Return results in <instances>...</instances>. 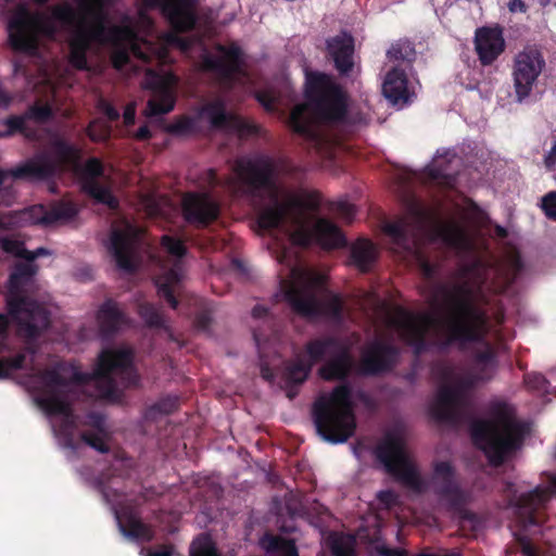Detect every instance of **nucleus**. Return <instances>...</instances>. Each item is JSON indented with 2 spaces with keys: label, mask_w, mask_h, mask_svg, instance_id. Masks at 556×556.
Here are the masks:
<instances>
[{
  "label": "nucleus",
  "mask_w": 556,
  "mask_h": 556,
  "mask_svg": "<svg viewBox=\"0 0 556 556\" xmlns=\"http://www.w3.org/2000/svg\"><path fill=\"white\" fill-rule=\"evenodd\" d=\"M439 317L420 315L419 324L408 316L401 325L403 338L421 355L431 348L441 352L451 346L465 349L471 343H484L491 324L486 309L476 301V291L468 281L443 283L437 288Z\"/></svg>",
  "instance_id": "nucleus-1"
},
{
  "label": "nucleus",
  "mask_w": 556,
  "mask_h": 556,
  "mask_svg": "<svg viewBox=\"0 0 556 556\" xmlns=\"http://www.w3.org/2000/svg\"><path fill=\"white\" fill-rule=\"evenodd\" d=\"M134 354L129 349L104 350L98 358L92 375L78 370L65 362L58 363L52 368H46L38 375L40 387L35 401L48 416H61L58 426L52 430L55 437L63 440L66 447H74V432L77 428L76 416L72 406V395L76 387L94 379L105 387L104 394L113 396L117 392L113 372L127 376V386L136 387L139 377L132 368Z\"/></svg>",
  "instance_id": "nucleus-2"
},
{
  "label": "nucleus",
  "mask_w": 556,
  "mask_h": 556,
  "mask_svg": "<svg viewBox=\"0 0 556 556\" xmlns=\"http://www.w3.org/2000/svg\"><path fill=\"white\" fill-rule=\"evenodd\" d=\"M236 170L241 180L255 197L268 199V203L260 207L257 223L262 229L271 230L283 227L287 223L294 226L289 237L292 244L308 248L315 241L314 229L305 223V212L319 208L320 199L317 192H304L303 195L286 192L281 200L282 189L276 180V166L269 157L256 161H239Z\"/></svg>",
  "instance_id": "nucleus-3"
},
{
  "label": "nucleus",
  "mask_w": 556,
  "mask_h": 556,
  "mask_svg": "<svg viewBox=\"0 0 556 556\" xmlns=\"http://www.w3.org/2000/svg\"><path fill=\"white\" fill-rule=\"evenodd\" d=\"M348 112V94L332 76L306 72L304 102L292 109L289 125L312 148L324 153L336 142L331 130L346 123Z\"/></svg>",
  "instance_id": "nucleus-4"
},
{
  "label": "nucleus",
  "mask_w": 556,
  "mask_h": 556,
  "mask_svg": "<svg viewBox=\"0 0 556 556\" xmlns=\"http://www.w3.org/2000/svg\"><path fill=\"white\" fill-rule=\"evenodd\" d=\"M353 357L346 346L331 353L319 368V376L326 381H342L330 392L319 395L313 403L312 417L317 433L327 442H346L356 429L353 390L346 381L353 370Z\"/></svg>",
  "instance_id": "nucleus-5"
},
{
  "label": "nucleus",
  "mask_w": 556,
  "mask_h": 556,
  "mask_svg": "<svg viewBox=\"0 0 556 556\" xmlns=\"http://www.w3.org/2000/svg\"><path fill=\"white\" fill-rule=\"evenodd\" d=\"M52 16L71 31L68 63L78 71L89 68L87 53L93 42L118 46L135 36L127 25H111L106 10L77 11L66 2L53 5Z\"/></svg>",
  "instance_id": "nucleus-6"
},
{
  "label": "nucleus",
  "mask_w": 556,
  "mask_h": 556,
  "mask_svg": "<svg viewBox=\"0 0 556 556\" xmlns=\"http://www.w3.org/2000/svg\"><path fill=\"white\" fill-rule=\"evenodd\" d=\"M83 150L66 139L52 137L45 151L35 154L12 172L17 178L49 180L65 172L80 175L81 186L98 182L104 175V166L100 159L90 157L81 164Z\"/></svg>",
  "instance_id": "nucleus-7"
},
{
  "label": "nucleus",
  "mask_w": 556,
  "mask_h": 556,
  "mask_svg": "<svg viewBox=\"0 0 556 556\" xmlns=\"http://www.w3.org/2000/svg\"><path fill=\"white\" fill-rule=\"evenodd\" d=\"M432 215L417 200L407 205V214L394 222H388L383 231L401 250L418 253L426 239H440L447 247L463 250L469 244L466 231L456 224L441 225L430 228Z\"/></svg>",
  "instance_id": "nucleus-8"
},
{
  "label": "nucleus",
  "mask_w": 556,
  "mask_h": 556,
  "mask_svg": "<svg viewBox=\"0 0 556 556\" xmlns=\"http://www.w3.org/2000/svg\"><path fill=\"white\" fill-rule=\"evenodd\" d=\"M528 433L527 424L517 420L505 406H500L492 418L476 419L470 425L473 444L495 468L521 448Z\"/></svg>",
  "instance_id": "nucleus-9"
},
{
  "label": "nucleus",
  "mask_w": 556,
  "mask_h": 556,
  "mask_svg": "<svg viewBox=\"0 0 556 556\" xmlns=\"http://www.w3.org/2000/svg\"><path fill=\"white\" fill-rule=\"evenodd\" d=\"M38 266L31 262L16 263L9 276L8 313L17 324L20 332L27 339H37L50 325V313L39 302L22 295V288L37 274Z\"/></svg>",
  "instance_id": "nucleus-10"
},
{
  "label": "nucleus",
  "mask_w": 556,
  "mask_h": 556,
  "mask_svg": "<svg viewBox=\"0 0 556 556\" xmlns=\"http://www.w3.org/2000/svg\"><path fill=\"white\" fill-rule=\"evenodd\" d=\"M324 289V278L302 273L291 282H283V298L298 316L315 319L327 316L340 319L343 313V300L340 294L327 292L325 300L319 298Z\"/></svg>",
  "instance_id": "nucleus-11"
},
{
  "label": "nucleus",
  "mask_w": 556,
  "mask_h": 556,
  "mask_svg": "<svg viewBox=\"0 0 556 556\" xmlns=\"http://www.w3.org/2000/svg\"><path fill=\"white\" fill-rule=\"evenodd\" d=\"M437 372L443 383L438 389L435 400L430 407V414L435 420L446 424L459 421V408L467 391L475 388L479 381L491 380V374L476 372L456 377L455 383H451L455 378V371L451 365L446 364L438 366Z\"/></svg>",
  "instance_id": "nucleus-12"
},
{
  "label": "nucleus",
  "mask_w": 556,
  "mask_h": 556,
  "mask_svg": "<svg viewBox=\"0 0 556 556\" xmlns=\"http://www.w3.org/2000/svg\"><path fill=\"white\" fill-rule=\"evenodd\" d=\"M402 427L386 432L375 447L374 454L386 471L399 482L413 490H420L421 479L413 463L409 460Z\"/></svg>",
  "instance_id": "nucleus-13"
},
{
  "label": "nucleus",
  "mask_w": 556,
  "mask_h": 556,
  "mask_svg": "<svg viewBox=\"0 0 556 556\" xmlns=\"http://www.w3.org/2000/svg\"><path fill=\"white\" fill-rule=\"evenodd\" d=\"M56 20L31 13L26 4L20 3L9 20V40L16 51L33 53L37 50L38 36L53 38L56 35ZM58 23L62 25L59 21Z\"/></svg>",
  "instance_id": "nucleus-14"
},
{
  "label": "nucleus",
  "mask_w": 556,
  "mask_h": 556,
  "mask_svg": "<svg viewBox=\"0 0 556 556\" xmlns=\"http://www.w3.org/2000/svg\"><path fill=\"white\" fill-rule=\"evenodd\" d=\"M433 476L438 481L435 493L444 502L448 511L462 521L475 522L477 516L467 509L468 496L455 479L456 471L451 462H437L433 466Z\"/></svg>",
  "instance_id": "nucleus-15"
},
{
  "label": "nucleus",
  "mask_w": 556,
  "mask_h": 556,
  "mask_svg": "<svg viewBox=\"0 0 556 556\" xmlns=\"http://www.w3.org/2000/svg\"><path fill=\"white\" fill-rule=\"evenodd\" d=\"M545 66L544 55L535 47H526L515 55L511 77L517 102L521 103L530 97Z\"/></svg>",
  "instance_id": "nucleus-16"
},
{
  "label": "nucleus",
  "mask_w": 556,
  "mask_h": 556,
  "mask_svg": "<svg viewBox=\"0 0 556 556\" xmlns=\"http://www.w3.org/2000/svg\"><path fill=\"white\" fill-rule=\"evenodd\" d=\"M215 51L218 54L205 55L204 67L216 74L224 87L231 89L237 81V76L244 74L243 52L237 43L230 46L217 43Z\"/></svg>",
  "instance_id": "nucleus-17"
},
{
  "label": "nucleus",
  "mask_w": 556,
  "mask_h": 556,
  "mask_svg": "<svg viewBox=\"0 0 556 556\" xmlns=\"http://www.w3.org/2000/svg\"><path fill=\"white\" fill-rule=\"evenodd\" d=\"M400 350L393 343L374 340L362 351L357 372L364 377H377L391 372L397 365Z\"/></svg>",
  "instance_id": "nucleus-18"
},
{
  "label": "nucleus",
  "mask_w": 556,
  "mask_h": 556,
  "mask_svg": "<svg viewBox=\"0 0 556 556\" xmlns=\"http://www.w3.org/2000/svg\"><path fill=\"white\" fill-rule=\"evenodd\" d=\"M147 10L159 9L170 27L179 34L191 31L198 23L199 0H138Z\"/></svg>",
  "instance_id": "nucleus-19"
},
{
  "label": "nucleus",
  "mask_w": 556,
  "mask_h": 556,
  "mask_svg": "<svg viewBox=\"0 0 556 556\" xmlns=\"http://www.w3.org/2000/svg\"><path fill=\"white\" fill-rule=\"evenodd\" d=\"M182 217L197 228H205L218 219L220 206L207 192H187L181 202Z\"/></svg>",
  "instance_id": "nucleus-20"
},
{
  "label": "nucleus",
  "mask_w": 556,
  "mask_h": 556,
  "mask_svg": "<svg viewBox=\"0 0 556 556\" xmlns=\"http://www.w3.org/2000/svg\"><path fill=\"white\" fill-rule=\"evenodd\" d=\"M555 492L556 473L549 475L548 486L538 485L518 497L516 505L526 525L540 526L543 522L542 510Z\"/></svg>",
  "instance_id": "nucleus-21"
},
{
  "label": "nucleus",
  "mask_w": 556,
  "mask_h": 556,
  "mask_svg": "<svg viewBox=\"0 0 556 556\" xmlns=\"http://www.w3.org/2000/svg\"><path fill=\"white\" fill-rule=\"evenodd\" d=\"M506 47L503 30L500 26H483L476 30L475 50L483 66L493 64Z\"/></svg>",
  "instance_id": "nucleus-22"
},
{
  "label": "nucleus",
  "mask_w": 556,
  "mask_h": 556,
  "mask_svg": "<svg viewBox=\"0 0 556 556\" xmlns=\"http://www.w3.org/2000/svg\"><path fill=\"white\" fill-rule=\"evenodd\" d=\"M327 53L333 61V66L342 77H349L354 70V39L351 35L342 34L326 41Z\"/></svg>",
  "instance_id": "nucleus-23"
},
{
  "label": "nucleus",
  "mask_w": 556,
  "mask_h": 556,
  "mask_svg": "<svg viewBox=\"0 0 556 556\" xmlns=\"http://www.w3.org/2000/svg\"><path fill=\"white\" fill-rule=\"evenodd\" d=\"M108 249L119 269L126 273L136 270L132 257L134 236L129 229L113 228Z\"/></svg>",
  "instance_id": "nucleus-24"
},
{
  "label": "nucleus",
  "mask_w": 556,
  "mask_h": 556,
  "mask_svg": "<svg viewBox=\"0 0 556 556\" xmlns=\"http://www.w3.org/2000/svg\"><path fill=\"white\" fill-rule=\"evenodd\" d=\"M115 516L118 528L125 536L146 542L153 540V532L150 527L143 523L132 509L124 508L122 511L116 510Z\"/></svg>",
  "instance_id": "nucleus-25"
},
{
  "label": "nucleus",
  "mask_w": 556,
  "mask_h": 556,
  "mask_svg": "<svg viewBox=\"0 0 556 556\" xmlns=\"http://www.w3.org/2000/svg\"><path fill=\"white\" fill-rule=\"evenodd\" d=\"M382 93L393 104L407 101L408 78L404 70L395 66L387 73Z\"/></svg>",
  "instance_id": "nucleus-26"
},
{
  "label": "nucleus",
  "mask_w": 556,
  "mask_h": 556,
  "mask_svg": "<svg viewBox=\"0 0 556 556\" xmlns=\"http://www.w3.org/2000/svg\"><path fill=\"white\" fill-rule=\"evenodd\" d=\"M182 276V265L178 260L173 267L159 275L155 279L159 295L164 298L174 309L179 304L174 294L175 288L181 282Z\"/></svg>",
  "instance_id": "nucleus-27"
},
{
  "label": "nucleus",
  "mask_w": 556,
  "mask_h": 556,
  "mask_svg": "<svg viewBox=\"0 0 556 556\" xmlns=\"http://www.w3.org/2000/svg\"><path fill=\"white\" fill-rule=\"evenodd\" d=\"M313 229L315 241L325 249L343 248L348 243L341 229L327 218L317 219Z\"/></svg>",
  "instance_id": "nucleus-28"
},
{
  "label": "nucleus",
  "mask_w": 556,
  "mask_h": 556,
  "mask_svg": "<svg viewBox=\"0 0 556 556\" xmlns=\"http://www.w3.org/2000/svg\"><path fill=\"white\" fill-rule=\"evenodd\" d=\"M176 97L173 88L165 84L160 83L152 91V96L148 101L146 115L159 116L169 113L174 110Z\"/></svg>",
  "instance_id": "nucleus-29"
},
{
  "label": "nucleus",
  "mask_w": 556,
  "mask_h": 556,
  "mask_svg": "<svg viewBox=\"0 0 556 556\" xmlns=\"http://www.w3.org/2000/svg\"><path fill=\"white\" fill-rule=\"evenodd\" d=\"M98 321L103 334L113 336L126 324L127 318L116 302L106 300L99 308Z\"/></svg>",
  "instance_id": "nucleus-30"
},
{
  "label": "nucleus",
  "mask_w": 556,
  "mask_h": 556,
  "mask_svg": "<svg viewBox=\"0 0 556 556\" xmlns=\"http://www.w3.org/2000/svg\"><path fill=\"white\" fill-rule=\"evenodd\" d=\"M336 348H340V340L336 337L328 336L312 339L304 346L305 361L313 367L324 362L331 353L336 352Z\"/></svg>",
  "instance_id": "nucleus-31"
},
{
  "label": "nucleus",
  "mask_w": 556,
  "mask_h": 556,
  "mask_svg": "<svg viewBox=\"0 0 556 556\" xmlns=\"http://www.w3.org/2000/svg\"><path fill=\"white\" fill-rule=\"evenodd\" d=\"M203 113L208 118L212 128L231 130L236 115L226 111V105L223 100L218 99L207 103L203 108Z\"/></svg>",
  "instance_id": "nucleus-32"
},
{
  "label": "nucleus",
  "mask_w": 556,
  "mask_h": 556,
  "mask_svg": "<svg viewBox=\"0 0 556 556\" xmlns=\"http://www.w3.org/2000/svg\"><path fill=\"white\" fill-rule=\"evenodd\" d=\"M351 262L361 271H369L376 260V249L374 243L367 239H358L351 248Z\"/></svg>",
  "instance_id": "nucleus-33"
},
{
  "label": "nucleus",
  "mask_w": 556,
  "mask_h": 556,
  "mask_svg": "<svg viewBox=\"0 0 556 556\" xmlns=\"http://www.w3.org/2000/svg\"><path fill=\"white\" fill-rule=\"evenodd\" d=\"M428 180L445 189H453L457 182L456 173L447 170V166L434 161L433 164L426 168Z\"/></svg>",
  "instance_id": "nucleus-34"
},
{
  "label": "nucleus",
  "mask_w": 556,
  "mask_h": 556,
  "mask_svg": "<svg viewBox=\"0 0 556 556\" xmlns=\"http://www.w3.org/2000/svg\"><path fill=\"white\" fill-rule=\"evenodd\" d=\"M83 191L92 198L97 203L106 205L111 210H116L119 206V202L116 197L112 193L108 186L98 182H91L83 185Z\"/></svg>",
  "instance_id": "nucleus-35"
},
{
  "label": "nucleus",
  "mask_w": 556,
  "mask_h": 556,
  "mask_svg": "<svg viewBox=\"0 0 556 556\" xmlns=\"http://www.w3.org/2000/svg\"><path fill=\"white\" fill-rule=\"evenodd\" d=\"M312 366L305 361V357L298 355L295 361L286 365L285 377L289 383L302 384L309 376Z\"/></svg>",
  "instance_id": "nucleus-36"
},
{
  "label": "nucleus",
  "mask_w": 556,
  "mask_h": 556,
  "mask_svg": "<svg viewBox=\"0 0 556 556\" xmlns=\"http://www.w3.org/2000/svg\"><path fill=\"white\" fill-rule=\"evenodd\" d=\"M263 544L268 553H275L278 556H299L292 540L268 534L264 538Z\"/></svg>",
  "instance_id": "nucleus-37"
},
{
  "label": "nucleus",
  "mask_w": 556,
  "mask_h": 556,
  "mask_svg": "<svg viewBox=\"0 0 556 556\" xmlns=\"http://www.w3.org/2000/svg\"><path fill=\"white\" fill-rule=\"evenodd\" d=\"M389 61H403L410 65L416 59V50L409 40H399L387 51Z\"/></svg>",
  "instance_id": "nucleus-38"
},
{
  "label": "nucleus",
  "mask_w": 556,
  "mask_h": 556,
  "mask_svg": "<svg viewBox=\"0 0 556 556\" xmlns=\"http://www.w3.org/2000/svg\"><path fill=\"white\" fill-rule=\"evenodd\" d=\"M7 130L3 131L4 137L13 136L14 134H22L28 139L36 137V131L27 126L25 114L10 115L4 119Z\"/></svg>",
  "instance_id": "nucleus-39"
},
{
  "label": "nucleus",
  "mask_w": 556,
  "mask_h": 556,
  "mask_svg": "<svg viewBox=\"0 0 556 556\" xmlns=\"http://www.w3.org/2000/svg\"><path fill=\"white\" fill-rule=\"evenodd\" d=\"M93 426L99 430V432L84 431L80 434L81 441L100 453H108L110 451V446L100 433L102 432V419L99 416L96 417Z\"/></svg>",
  "instance_id": "nucleus-40"
},
{
  "label": "nucleus",
  "mask_w": 556,
  "mask_h": 556,
  "mask_svg": "<svg viewBox=\"0 0 556 556\" xmlns=\"http://www.w3.org/2000/svg\"><path fill=\"white\" fill-rule=\"evenodd\" d=\"M475 362L477 364V372L491 374L493 377L496 369V352L489 344L485 343V349L476 353Z\"/></svg>",
  "instance_id": "nucleus-41"
},
{
  "label": "nucleus",
  "mask_w": 556,
  "mask_h": 556,
  "mask_svg": "<svg viewBox=\"0 0 556 556\" xmlns=\"http://www.w3.org/2000/svg\"><path fill=\"white\" fill-rule=\"evenodd\" d=\"M78 214V208L71 201L56 202L49 208L50 225L59 220H70Z\"/></svg>",
  "instance_id": "nucleus-42"
},
{
  "label": "nucleus",
  "mask_w": 556,
  "mask_h": 556,
  "mask_svg": "<svg viewBox=\"0 0 556 556\" xmlns=\"http://www.w3.org/2000/svg\"><path fill=\"white\" fill-rule=\"evenodd\" d=\"M21 219L33 225H50L49 210L42 205H33L21 212Z\"/></svg>",
  "instance_id": "nucleus-43"
},
{
  "label": "nucleus",
  "mask_w": 556,
  "mask_h": 556,
  "mask_svg": "<svg viewBox=\"0 0 556 556\" xmlns=\"http://www.w3.org/2000/svg\"><path fill=\"white\" fill-rule=\"evenodd\" d=\"M138 314L151 328H161L164 325L163 317L159 309L151 303H141L138 306Z\"/></svg>",
  "instance_id": "nucleus-44"
},
{
  "label": "nucleus",
  "mask_w": 556,
  "mask_h": 556,
  "mask_svg": "<svg viewBox=\"0 0 556 556\" xmlns=\"http://www.w3.org/2000/svg\"><path fill=\"white\" fill-rule=\"evenodd\" d=\"M27 121H35L36 123L43 124L53 117L52 109L49 104L35 103L24 112Z\"/></svg>",
  "instance_id": "nucleus-45"
},
{
  "label": "nucleus",
  "mask_w": 556,
  "mask_h": 556,
  "mask_svg": "<svg viewBox=\"0 0 556 556\" xmlns=\"http://www.w3.org/2000/svg\"><path fill=\"white\" fill-rule=\"evenodd\" d=\"M0 245L1 249L15 257L20 258H26V253H28V250L25 248V244L23 241L18 240L17 238L4 236L0 238Z\"/></svg>",
  "instance_id": "nucleus-46"
},
{
  "label": "nucleus",
  "mask_w": 556,
  "mask_h": 556,
  "mask_svg": "<svg viewBox=\"0 0 556 556\" xmlns=\"http://www.w3.org/2000/svg\"><path fill=\"white\" fill-rule=\"evenodd\" d=\"M161 244L166 252L177 258H181L187 253V248L181 239L164 235L161 238Z\"/></svg>",
  "instance_id": "nucleus-47"
},
{
  "label": "nucleus",
  "mask_w": 556,
  "mask_h": 556,
  "mask_svg": "<svg viewBox=\"0 0 556 556\" xmlns=\"http://www.w3.org/2000/svg\"><path fill=\"white\" fill-rule=\"evenodd\" d=\"M526 387L532 391L545 392L549 386L548 380L540 372H529L523 377Z\"/></svg>",
  "instance_id": "nucleus-48"
},
{
  "label": "nucleus",
  "mask_w": 556,
  "mask_h": 556,
  "mask_svg": "<svg viewBox=\"0 0 556 556\" xmlns=\"http://www.w3.org/2000/svg\"><path fill=\"white\" fill-rule=\"evenodd\" d=\"M194 129V121L189 116H181L177 121L170 123L166 130L173 135H186Z\"/></svg>",
  "instance_id": "nucleus-49"
},
{
  "label": "nucleus",
  "mask_w": 556,
  "mask_h": 556,
  "mask_svg": "<svg viewBox=\"0 0 556 556\" xmlns=\"http://www.w3.org/2000/svg\"><path fill=\"white\" fill-rule=\"evenodd\" d=\"M122 46L123 43L114 46V50L111 54L112 65L117 71H122L130 62V55L128 51Z\"/></svg>",
  "instance_id": "nucleus-50"
},
{
  "label": "nucleus",
  "mask_w": 556,
  "mask_h": 556,
  "mask_svg": "<svg viewBox=\"0 0 556 556\" xmlns=\"http://www.w3.org/2000/svg\"><path fill=\"white\" fill-rule=\"evenodd\" d=\"M190 556H222L216 545L208 539L190 548Z\"/></svg>",
  "instance_id": "nucleus-51"
},
{
  "label": "nucleus",
  "mask_w": 556,
  "mask_h": 556,
  "mask_svg": "<svg viewBox=\"0 0 556 556\" xmlns=\"http://www.w3.org/2000/svg\"><path fill=\"white\" fill-rule=\"evenodd\" d=\"M541 208L548 219L556 222V191H551L542 198Z\"/></svg>",
  "instance_id": "nucleus-52"
},
{
  "label": "nucleus",
  "mask_w": 556,
  "mask_h": 556,
  "mask_svg": "<svg viewBox=\"0 0 556 556\" xmlns=\"http://www.w3.org/2000/svg\"><path fill=\"white\" fill-rule=\"evenodd\" d=\"M333 211L339 217H341L346 223H351L356 213L355 205L346 201L337 202L333 206Z\"/></svg>",
  "instance_id": "nucleus-53"
},
{
  "label": "nucleus",
  "mask_w": 556,
  "mask_h": 556,
  "mask_svg": "<svg viewBox=\"0 0 556 556\" xmlns=\"http://www.w3.org/2000/svg\"><path fill=\"white\" fill-rule=\"evenodd\" d=\"M231 130L238 131L241 136L257 135L258 126L236 115Z\"/></svg>",
  "instance_id": "nucleus-54"
},
{
  "label": "nucleus",
  "mask_w": 556,
  "mask_h": 556,
  "mask_svg": "<svg viewBox=\"0 0 556 556\" xmlns=\"http://www.w3.org/2000/svg\"><path fill=\"white\" fill-rule=\"evenodd\" d=\"M177 405H178L177 397L167 396L165 399L160 400L154 405H152L150 410H154V412H157L161 414L168 415L177 408Z\"/></svg>",
  "instance_id": "nucleus-55"
},
{
  "label": "nucleus",
  "mask_w": 556,
  "mask_h": 556,
  "mask_svg": "<svg viewBox=\"0 0 556 556\" xmlns=\"http://www.w3.org/2000/svg\"><path fill=\"white\" fill-rule=\"evenodd\" d=\"M5 362V368L8 372V377H10L13 370H18L24 368V364L26 362V355L24 353H18L15 356L3 358Z\"/></svg>",
  "instance_id": "nucleus-56"
},
{
  "label": "nucleus",
  "mask_w": 556,
  "mask_h": 556,
  "mask_svg": "<svg viewBox=\"0 0 556 556\" xmlns=\"http://www.w3.org/2000/svg\"><path fill=\"white\" fill-rule=\"evenodd\" d=\"M114 0H78V11L106 10Z\"/></svg>",
  "instance_id": "nucleus-57"
},
{
  "label": "nucleus",
  "mask_w": 556,
  "mask_h": 556,
  "mask_svg": "<svg viewBox=\"0 0 556 556\" xmlns=\"http://www.w3.org/2000/svg\"><path fill=\"white\" fill-rule=\"evenodd\" d=\"M99 109L108 117L109 121L116 122L119 119V112L109 101L104 99L100 100Z\"/></svg>",
  "instance_id": "nucleus-58"
},
{
  "label": "nucleus",
  "mask_w": 556,
  "mask_h": 556,
  "mask_svg": "<svg viewBox=\"0 0 556 556\" xmlns=\"http://www.w3.org/2000/svg\"><path fill=\"white\" fill-rule=\"evenodd\" d=\"M256 99L264 106L265 110H267V111L275 110L276 99L271 93H269L267 91H258L256 93Z\"/></svg>",
  "instance_id": "nucleus-59"
},
{
  "label": "nucleus",
  "mask_w": 556,
  "mask_h": 556,
  "mask_svg": "<svg viewBox=\"0 0 556 556\" xmlns=\"http://www.w3.org/2000/svg\"><path fill=\"white\" fill-rule=\"evenodd\" d=\"M518 543L520 545L521 553L525 556H539L536 548L534 547V545L531 543V541L528 538H526V536L519 538Z\"/></svg>",
  "instance_id": "nucleus-60"
},
{
  "label": "nucleus",
  "mask_w": 556,
  "mask_h": 556,
  "mask_svg": "<svg viewBox=\"0 0 556 556\" xmlns=\"http://www.w3.org/2000/svg\"><path fill=\"white\" fill-rule=\"evenodd\" d=\"M376 551L380 556H406V551L396 547L391 548L386 545L377 546Z\"/></svg>",
  "instance_id": "nucleus-61"
},
{
  "label": "nucleus",
  "mask_w": 556,
  "mask_h": 556,
  "mask_svg": "<svg viewBox=\"0 0 556 556\" xmlns=\"http://www.w3.org/2000/svg\"><path fill=\"white\" fill-rule=\"evenodd\" d=\"M420 268L427 278H432L437 273V267L422 255H419Z\"/></svg>",
  "instance_id": "nucleus-62"
},
{
  "label": "nucleus",
  "mask_w": 556,
  "mask_h": 556,
  "mask_svg": "<svg viewBox=\"0 0 556 556\" xmlns=\"http://www.w3.org/2000/svg\"><path fill=\"white\" fill-rule=\"evenodd\" d=\"M212 324V317L208 312H201L195 316V325L202 330L210 328Z\"/></svg>",
  "instance_id": "nucleus-63"
},
{
  "label": "nucleus",
  "mask_w": 556,
  "mask_h": 556,
  "mask_svg": "<svg viewBox=\"0 0 556 556\" xmlns=\"http://www.w3.org/2000/svg\"><path fill=\"white\" fill-rule=\"evenodd\" d=\"M174 547L173 545H162L157 549L149 551L148 556H173Z\"/></svg>",
  "instance_id": "nucleus-64"
}]
</instances>
